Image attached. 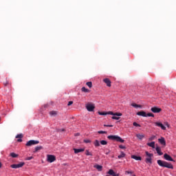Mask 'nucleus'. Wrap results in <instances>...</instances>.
I'll return each mask as SVG.
<instances>
[{
    "mask_svg": "<svg viewBox=\"0 0 176 176\" xmlns=\"http://www.w3.org/2000/svg\"><path fill=\"white\" fill-rule=\"evenodd\" d=\"M157 164L160 166V167H166V168H174V166L170 163H168L165 161H162V160H158L157 161Z\"/></svg>",
    "mask_w": 176,
    "mask_h": 176,
    "instance_id": "nucleus-1",
    "label": "nucleus"
},
{
    "mask_svg": "<svg viewBox=\"0 0 176 176\" xmlns=\"http://www.w3.org/2000/svg\"><path fill=\"white\" fill-rule=\"evenodd\" d=\"M109 140H111L112 141H117V142H124V140L122 139V138L118 136V135H109L107 137Z\"/></svg>",
    "mask_w": 176,
    "mask_h": 176,
    "instance_id": "nucleus-2",
    "label": "nucleus"
},
{
    "mask_svg": "<svg viewBox=\"0 0 176 176\" xmlns=\"http://www.w3.org/2000/svg\"><path fill=\"white\" fill-rule=\"evenodd\" d=\"M146 156L148 157L146 158V163H150V164H152V157L153 156V154L149 153L148 151L145 152Z\"/></svg>",
    "mask_w": 176,
    "mask_h": 176,
    "instance_id": "nucleus-3",
    "label": "nucleus"
},
{
    "mask_svg": "<svg viewBox=\"0 0 176 176\" xmlns=\"http://www.w3.org/2000/svg\"><path fill=\"white\" fill-rule=\"evenodd\" d=\"M47 162H48V163H53V162H56V156L53 155H47Z\"/></svg>",
    "mask_w": 176,
    "mask_h": 176,
    "instance_id": "nucleus-4",
    "label": "nucleus"
},
{
    "mask_svg": "<svg viewBox=\"0 0 176 176\" xmlns=\"http://www.w3.org/2000/svg\"><path fill=\"white\" fill-rule=\"evenodd\" d=\"M24 164H25V163L23 162H21L17 164H12L10 166V168H21V167H23L24 166Z\"/></svg>",
    "mask_w": 176,
    "mask_h": 176,
    "instance_id": "nucleus-5",
    "label": "nucleus"
},
{
    "mask_svg": "<svg viewBox=\"0 0 176 176\" xmlns=\"http://www.w3.org/2000/svg\"><path fill=\"white\" fill-rule=\"evenodd\" d=\"M39 144L38 140H30L26 143V146H32V145H36Z\"/></svg>",
    "mask_w": 176,
    "mask_h": 176,
    "instance_id": "nucleus-6",
    "label": "nucleus"
},
{
    "mask_svg": "<svg viewBox=\"0 0 176 176\" xmlns=\"http://www.w3.org/2000/svg\"><path fill=\"white\" fill-rule=\"evenodd\" d=\"M151 112L153 113H160V111H162L161 108H159L157 107H153L151 109Z\"/></svg>",
    "mask_w": 176,
    "mask_h": 176,
    "instance_id": "nucleus-7",
    "label": "nucleus"
},
{
    "mask_svg": "<svg viewBox=\"0 0 176 176\" xmlns=\"http://www.w3.org/2000/svg\"><path fill=\"white\" fill-rule=\"evenodd\" d=\"M94 108H96V107L92 104H88L86 106V109L87 111H89V112H93L94 111Z\"/></svg>",
    "mask_w": 176,
    "mask_h": 176,
    "instance_id": "nucleus-8",
    "label": "nucleus"
},
{
    "mask_svg": "<svg viewBox=\"0 0 176 176\" xmlns=\"http://www.w3.org/2000/svg\"><path fill=\"white\" fill-rule=\"evenodd\" d=\"M164 158L165 159V160H168V162H175L173 157H171V156H170L167 153H165L164 155Z\"/></svg>",
    "mask_w": 176,
    "mask_h": 176,
    "instance_id": "nucleus-9",
    "label": "nucleus"
},
{
    "mask_svg": "<svg viewBox=\"0 0 176 176\" xmlns=\"http://www.w3.org/2000/svg\"><path fill=\"white\" fill-rule=\"evenodd\" d=\"M155 124L157 127H160L162 129V130H166V126H164V125H163V124L162 122H155Z\"/></svg>",
    "mask_w": 176,
    "mask_h": 176,
    "instance_id": "nucleus-10",
    "label": "nucleus"
},
{
    "mask_svg": "<svg viewBox=\"0 0 176 176\" xmlns=\"http://www.w3.org/2000/svg\"><path fill=\"white\" fill-rule=\"evenodd\" d=\"M107 115H112V116H122V113H113V111L107 112Z\"/></svg>",
    "mask_w": 176,
    "mask_h": 176,
    "instance_id": "nucleus-11",
    "label": "nucleus"
},
{
    "mask_svg": "<svg viewBox=\"0 0 176 176\" xmlns=\"http://www.w3.org/2000/svg\"><path fill=\"white\" fill-rule=\"evenodd\" d=\"M103 82L107 85L108 87H111V80H109V78L103 79Z\"/></svg>",
    "mask_w": 176,
    "mask_h": 176,
    "instance_id": "nucleus-12",
    "label": "nucleus"
},
{
    "mask_svg": "<svg viewBox=\"0 0 176 176\" xmlns=\"http://www.w3.org/2000/svg\"><path fill=\"white\" fill-rule=\"evenodd\" d=\"M158 142H160L161 145H164V146H166V140L164 139V138H161L160 139H158Z\"/></svg>",
    "mask_w": 176,
    "mask_h": 176,
    "instance_id": "nucleus-13",
    "label": "nucleus"
},
{
    "mask_svg": "<svg viewBox=\"0 0 176 176\" xmlns=\"http://www.w3.org/2000/svg\"><path fill=\"white\" fill-rule=\"evenodd\" d=\"M136 115L138 116H143V118H146V113L145 111H138Z\"/></svg>",
    "mask_w": 176,
    "mask_h": 176,
    "instance_id": "nucleus-14",
    "label": "nucleus"
},
{
    "mask_svg": "<svg viewBox=\"0 0 176 176\" xmlns=\"http://www.w3.org/2000/svg\"><path fill=\"white\" fill-rule=\"evenodd\" d=\"M74 153H80V152H85V148H74Z\"/></svg>",
    "mask_w": 176,
    "mask_h": 176,
    "instance_id": "nucleus-15",
    "label": "nucleus"
},
{
    "mask_svg": "<svg viewBox=\"0 0 176 176\" xmlns=\"http://www.w3.org/2000/svg\"><path fill=\"white\" fill-rule=\"evenodd\" d=\"M94 168H96L98 171H102V166L101 165L96 164L94 166Z\"/></svg>",
    "mask_w": 176,
    "mask_h": 176,
    "instance_id": "nucleus-16",
    "label": "nucleus"
},
{
    "mask_svg": "<svg viewBox=\"0 0 176 176\" xmlns=\"http://www.w3.org/2000/svg\"><path fill=\"white\" fill-rule=\"evenodd\" d=\"M155 151L160 156H162V155H163V153L162 152V150H161L160 147L157 146L156 148H155Z\"/></svg>",
    "mask_w": 176,
    "mask_h": 176,
    "instance_id": "nucleus-17",
    "label": "nucleus"
},
{
    "mask_svg": "<svg viewBox=\"0 0 176 176\" xmlns=\"http://www.w3.org/2000/svg\"><path fill=\"white\" fill-rule=\"evenodd\" d=\"M81 91L83 93H90V90L85 87L81 88Z\"/></svg>",
    "mask_w": 176,
    "mask_h": 176,
    "instance_id": "nucleus-18",
    "label": "nucleus"
},
{
    "mask_svg": "<svg viewBox=\"0 0 176 176\" xmlns=\"http://www.w3.org/2000/svg\"><path fill=\"white\" fill-rule=\"evenodd\" d=\"M131 159H134L135 160H142V158L140 156L137 155H131Z\"/></svg>",
    "mask_w": 176,
    "mask_h": 176,
    "instance_id": "nucleus-19",
    "label": "nucleus"
},
{
    "mask_svg": "<svg viewBox=\"0 0 176 176\" xmlns=\"http://www.w3.org/2000/svg\"><path fill=\"white\" fill-rule=\"evenodd\" d=\"M131 107H133V108H142V106L141 104H137L136 103H131Z\"/></svg>",
    "mask_w": 176,
    "mask_h": 176,
    "instance_id": "nucleus-20",
    "label": "nucleus"
},
{
    "mask_svg": "<svg viewBox=\"0 0 176 176\" xmlns=\"http://www.w3.org/2000/svg\"><path fill=\"white\" fill-rule=\"evenodd\" d=\"M147 145H148V146L153 148V149H155V142H151L150 143H147Z\"/></svg>",
    "mask_w": 176,
    "mask_h": 176,
    "instance_id": "nucleus-21",
    "label": "nucleus"
},
{
    "mask_svg": "<svg viewBox=\"0 0 176 176\" xmlns=\"http://www.w3.org/2000/svg\"><path fill=\"white\" fill-rule=\"evenodd\" d=\"M136 137H137V138H138L139 140H142L143 138H145V135H142V134L138 133V134L136 135Z\"/></svg>",
    "mask_w": 176,
    "mask_h": 176,
    "instance_id": "nucleus-22",
    "label": "nucleus"
},
{
    "mask_svg": "<svg viewBox=\"0 0 176 176\" xmlns=\"http://www.w3.org/2000/svg\"><path fill=\"white\" fill-rule=\"evenodd\" d=\"M58 112L56 111H52L50 112V116H56L57 115Z\"/></svg>",
    "mask_w": 176,
    "mask_h": 176,
    "instance_id": "nucleus-23",
    "label": "nucleus"
},
{
    "mask_svg": "<svg viewBox=\"0 0 176 176\" xmlns=\"http://www.w3.org/2000/svg\"><path fill=\"white\" fill-rule=\"evenodd\" d=\"M126 156V154L123 153V151H121V154L118 156V159H122V157H124Z\"/></svg>",
    "mask_w": 176,
    "mask_h": 176,
    "instance_id": "nucleus-24",
    "label": "nucleus"
},
{
    "mask_svg": "<svg viewBox=\"0 0 176 176\" xmlns=\"http://www.w3.org/2000/svg\"><path fill=\"white\" fill-rule=\"evenodd\" d=\"M107 174H109V175H115V171H113V170H112V169H110L109 171H108V173H107Z\"/></svg>",
    "mask_w": 176,
    "mask_h": 176,
    "instance_id": "nucleus-25",
    "label": "nucleus"
},
{
    "mask_svg": "<svg viewBox=\"0 0 176 176\" xmlns=\"http://www.w3.org/2000/svg\"><path fill=\"white\" fill-rule=\"evenodd\" d=\"M43 147H42V146H36L34 149V153L38 152V151H41V149H43Z\"/></svg>",
    "mask_w": 176,
    "mask_h": 176,
    "instance_id": "nucleus-26",
    "label": "nucleus"
},
{
    "mask_svg": "<svg viewBox=\"0 0 176 176\" xmlns=\"http://www.w3.org/2000/svg\"><path fill=\"white\" fill-rule=\"evenodd\" d=\"M86 85L87 86H88V87H89V89H91V87H93V83L91 82H87Z\"/></svg>",
    "mask_w": 176,
    "mask_h": 176,
    "instance_id": "nucleus-27",
    "label": "nucleus"
},
{
    "mask_svg": "<svg viewBox=\"0 0 176 176\" xmlns=\"http://www.w3.org/2000/svg\"><path fill=\"white\" fill-rule=\"evenodd\" d=\"M10 156H11V157H19V155L14 153H11L10 154Z\"/></svg>",
    "mask_w": 176,
    "mask_h": 176,
    "instance_id": "nucleus-28",
    "label": "nucleus"
},
{
    "mask_svg": "<svg viewBox=\"0 0 176 176\" xmlns=\"http://www.w3.org/2000/svg\"><path fill=\"white\" fill-rule=\"evenodd\" d=\"M146 118L148 117H151V118H155V114L152 113H146Z\"/></svg>",
    "mask_w": 176,
    "mask_h": 176,
    "instance_id": "nucleus-29",
    "label": "nucleus"
},
{
    "mask_svg": "<svg viewBox=\"0 0 176 176\" xmlns=\"http://www.w3.org/2000/svg\"><path fill=\"white\" fill-rule=\"evenodd\" d=\"M118 116H113L111 117V119L114 120H119L120 119V117H117Z\"/></svg>",
    "mask_w": 176,
    "mask_h": 176,
    "instance_id": "nucleus-30",
    "label": "nucleus"
},
{
    "mask_svg": "<svg viewBox=\"0 0 176 176\" xmlns=\"http://www.w3.org/2000/svg\"><path fill=\"white\" fill-rule=\"evenodd\" d=\"M85 155L87 156H93V154H91V153L89 152L88 150H86Z\"/></svg>",
    "mask_w": 176,
    "mask_h": 176,
    "instance_id": "nucleus-31",
    "label": "nucleus"
},
{
    "mask_svg": "<svg viewBox=\"0 0 176 176\" xmlns=\"http://www.w3.org/2000/svg\"><path fill=\"white\" fill-rule=\"evenodd\" d=\"M95 146H100V142L98 140H96L94 142Z\"/></svg>",
    "mask_w": 176,
    "mask_h": 176,
    "instance_id": "nucleus-32",
    "label": "nucleus"
},
{
    "mask_svg": "<svg viewBox=\"0 0 176 176\" xmlns=\"http://www.w3.org/2000/svg\"><path fill=\"white\" fill-rule=\"evenodd\" d=\"M100 144H101V145H107V144H108V142L105 140H101Z\"/></svg>",
    "mask_w": 176,
    "mask_h": 176,
    "instance_id": "nucleus-33",
    "label": "nucleus"
},
{
    "mask_svg": "<svg viewBox=\"0 0 176 176\" xmlns=\"http://www.w3.org/2000/svg\"><path fill=\"white\" fill-rule=\"evenodd\" d=\"M133 125L135 126V127H141V125H140L137 122H133Z\"/></svg>",
    "mask_w": 176,
    "mask_h": 176,
    "instance_id": "nucleus-34",
    "label": "nucleus"
},
{
    "mask_svg": "<svg viewBox=\"0 0 176 176\" xmlns=\"http://www.w3.org/2000/svg\"><path fill=\"white\" fill-rule=\"evenodd\" d=\"M156 138V136L152 135L151 138H148V141H153Z\"/></svg>",
    "mask_w": 176,
    "mask_h": 176,
    "instance_id": "nucleus-35",
    "label": "nucleus"
},
{
    "mask_svg": "<svg viewBox=\"0 0 176 176\" xmlns=\"http://www.w3.org/2000/svg\"><path fill=\"white\" fill-rule=\"evenodd\" d=\"M99 115L105 116V115H107V112H98Z\"/></svg>",
    "mask_w": 176,
    "mask_h": 176,
    "instance_id": "nucleus-36",
    "label": "nucleus"
},
{
    "mask_svg": "<svg viewBox=\"0 0 176 176\" xmlns=\"http://www.w3.org/2000/svg\"><path fill=\"white\" fill-rule=\"evenodd\" d=\"M98 134H107V131H99Z\"/></svg>",
    "mask_w": 176,
    "mask_h": 176,
    "instance_id": "nucleus-37",
    "label": "nucleus"
},
{
    "mask_svg": "<svg viewBox=\"0 0 176 176\" xmlns=\"http://www.w3.org/2000/svg\"><path fill=\"white\" fill-rule=\"evenodd\" d=\"M84 142L85 144H90V142H91V141H90V140H84Z\"/></svg>",
    "mask_w": 176,
    "mask_h": 176,
    "instance_id": "nucleus-38",
    "label": "nucleus"
},
{
    "mask_svg": "<svg viewBox=\"0 0 176 176\" xmlns=\"http://www.w3.org/2000/svg\"><path fill=\"white\" fill-rule=\"evenodd\" d=\"M16 138H23V134H18V135L16 136Z\"/></svg>",
    "mask_w": 176,
    "mask_h": 176,
    "instance_id": "nucleus-39",
    "label": "nucleus"
},
{
    "mask_svg": "<svg viewBox=\"0 0 176 176\" xmlns=\"http://www.w3.org/2000/svg\"><path fill=\"white\" fill-rule=\"evenodd\" d=\"M119 148H120V149H126V146H123V145H120L119 146Z\"/></svg>",
    "mask_w": 176,
    "mask_h": 176,
    "instance_id": "nucleus-40",
    "label": "nucleus"
},
{
    "mask_svg": "<svg viewBox=\"0 0 176 176\" xmlns=\"http://www.w3.org/2000/svg\"><path fill=\"white\" fill-rule=\"evenodd\" d=\"M133 171H129V170H126L125 171V174H133Z\"/></svg>",
    "mask_w": 176,
    "mask_h": 176,
    "instance_id": "nucleus-41",
    "label": "nucleus"
},
{
    "mask_svg": "<svg viewBox=\"0 0 176 176\" xmlns=\"http://www.w3.org/2000/svg\"><path fill=\"white\" fill-rule=\"evenodd\" d=\"M74 104L73 101H69L67 104L68 107H69V105H72Z\"/></svg>",
    "mask_w": 176,
    "mask_h": 176,
    "instance_id": "nucleus-42",
    "label": "nucleus"
},
{
    "mask_svg": "<svg viewBox=\"0 0 176 176\" xmlns=\"http://www.w3.org/2000/svg\"><path fill=\"white\" fill-rule=\"evenodd\" d=\"M32 159H34V157H26V160H32Z\"/></svg>",
    "mask_w": 176,
    "mask_h": 176,
    "instance_id": "nucleus-43",
    "label": "nucleus"
},
{
    "mask_svg": "<svg viewBox=\"0 0 176 176\" xmlns=\"http://www.w3.org/2000/svg\"><path fill=\"white\" fill-rule=\"evenodd\" d=\"M104 127H113V125H107V124H104Z\"/></svg>",
    "mask_w": 176,
    "mask_h": 176,
    "instance_id": "nucleus-44",
    "label": "nucleus"
},
{
    "mask_svg": "<svg viewBox=\"0 0 176 176\" xmlns=\"http://www.w3.org/2000/svg\"><path fill=\"white\" fill-rule=\"evenodd\" d=\"M21 141H23V140H21V139H18V140H17V142H21Z\"/></svg>",
    "mask_w": 176,
    "mask_h": 176,
    "instance_id": "nucleus-45",
    "label": "nucleus"
},
{
    "mask_svg": "<svg viewBox=\"0 0 176 176\" xmlns=\"http://www.w3.org/2000/svg\"><path fill=\"white\" fill-rule=\"evenodd\" d=\"M1 167H2V163L1 162H0V168H1Z\"/></svg>",
    "mask_w": 176,
    "mask_h": 176,
    "instance_id": "nucleus-46",
    "label": "nucleus"
},
{
    "mask_svg": "<svg viewBox=\"0 0 176 176\" xmlns=\"http://www.w3.org/2000/svg\"><path fill=\"white\" fill-rule=\"evenodd\" d=\"M113 176H119V174H115V175H113Z\"/></svg>",
    "mask_w": 176,
    "mask_h": 176,
    "instance_id": "nucleus-47",
    "label": "nucleus"
},
{
    "mask_svg": "<svg viewBox=\"0 0 176 176\" xmlns=\"http://www.w3.org/2000/svg\"><path fill=\"white\" fill-rule=\"evenodd\" d=\"M110 151L106 153L107 155H109Z\"/></svg>",
    "mask_w": 176,
    "mask_h": 176,
    "instance_id": "nucleus-48",
    "label": "nucleus"
},
{
    "mask_svg": "<svg viewBox=\"0 0 176 176\" xmlns=\"http://www.w3.org/2000/svg\"><path fill=\"white\" fill-rule=\"evenodd\" d=\"M166 126H168V123H166Z\"/></svg>",
    "mask_w": 176,
    "mask_h": 176,
    "instance_id": "nucleus-49",
    "label": "nucleus"
},
{
    "mask_svg": "<svg viewBox=\"0 0 176 176\" xmlns=\"http://www.w3.org/2000/svg\"><path fill=\"white\" fill-rule=\"evenodd\" d=\"M62 131H65V130H64V129H63V130H62Z\"/></svg>",
    "mask_w": 176,
    "mask_h": 176,
    "instance_id": "nucleus-50",
    "label": "nucleus"
},
{
    "mask_svg": "<svg viewBox=\"0 0 176 176\" xmlns=\"http://www.w3.org/2000/svg\"><path fill=\"white\" fill-rule=\"evenodd\" d=\"M132 176H136L135 175H133Z\"/></svg>",
    "mask_w": 176,
    "mask_h": 176,
    "instance_id": "nucleus-51",
    "label": "nucleus"
}]
</instances>
